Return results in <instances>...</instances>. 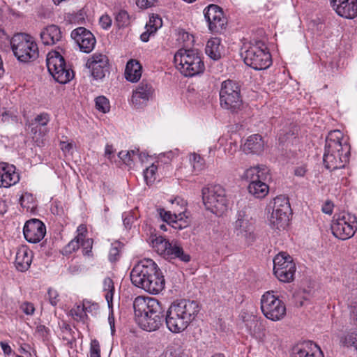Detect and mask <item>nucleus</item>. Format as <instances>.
Instances as JSON below:
<instances>
[{
    "label": "nucleus",
    "instance_id": "1",
    "mask_svg": "<svg viewBox=\"0 0 357 357\" xmlns=\"http://www.w3.org/2000/svg\"><path fill=\"white\" fill-rule=\"evenodd\" d=\"M130 280L135 286L151 294L160 293L165 287L162 272L151 259H144L133 267Z\"/></svg>",
    "mask_w": 357,
    "mask_h": 357
},
{
    "label": "nucleus",
    "instance_id": "2",
    "mask_svg": "<svg viewBox=\"0 0 357 357\" xmlns=\"http://www.w3.org/2000/svg\"><path fill=\"white\" fill-rule=\"evenodd\" d=\"M133 307L136 321L143 330L155 331L162 325L164 310L157 299L138 296L134 301Z\"/></svg>",
    "mask_w": 357,
    "mask_h": 357
},
{
    "label": "nucleus",
    "instance_id": "3",
    "mask_svg": "<svg viewBox=\"0 0 357 357\" xmlns=\"http://www.w3.org/2000/svg\"><path fill=\"white\" fill-rule=\"evenodd\" d=\"M195 301L182 299L171 304L165 314L166 326L169 331L179 333L185 331L199 312Z\"/></svg>",
    "mask_w": 357,
    "mask_h": 357
},
{
    "label": "nucleus",
    "instance_id": "4",
    "mask_svg": "<svg viewBox=\"0 0 357 357\" xmlns=\"http://www.w3.org/2000/svg\"><path fill=\"white\" fill-rule=\"evenodd\" d=\"M350 155V146L344 141L343 133L339 130L331 131L326 139L323 156L324 164L331 171L344 167Z\"/></svg>",
    "mask_w": 357,
    "mask_h": 357
},
{
    "label": "nucleus",
    "instance_id": "5",
    "mask_svg": "<svg viewBox=\"0 0 357 357\" xmlns=\"http://www.w3.org/2000/svg\"><path fill=\"white\" fill-rule=\"evenodd\" d=\"M10 45L15 56L22 63L35 61L38 57L37 44L29 34L23 33L15 34L10 38Z\"/></svg>",
    "mask_w": 357,
    "mask_h": 357
},
{
    "label": "nucleus",
    "instance_id": "6",
    "mask_svg": "<svg viewBox=\"0 0 357 357\" xmlns=\"http://www.w3.org/2000/svg\"><path fill=\"white\" fill-rule=\"evenodd\" d=\"M202 199L206 208L220 216L228 208L225 190L219 185L202 189Z\"/></svg>",
    "mask_w": 357,
    "mask_h": 357
},
{
    "label": "nucleus",
    "instance_id": "7",
    "mask_svg": "<svg viewBox=\"0 0 357 357\" xmlns=\"http://www.w3.org/2000/svg\"><path fill=\"white\" fill-rule=\"evenodd\" d=\"M220 101L222 108L232 112H237L242 105L238 84L231 79L222 82L220 91Z\"/></svg>",
    "mask_w": 357,
    "mask_h": 357
},
{
    "label": "nucleus",
    "instance_id": "8",
    "mask_svg": "<svg viewBox=\"0 0 357 357\" xmlns=\"http://www.w3.org/2000/svg\"><path fill=\"white\" fill-rule=\"evenodd\" d=\"M261 310L266 318L273 321H280L286 315L284 303L273 294V291H266L262 295Z\"/></svg>",
    "mask_w": 357,
    "mask_h": 357
},
{
    "label": "nucleus",
    "instance_id": "9",
    "mask_svg": "<svg viewBox=\"0 0 357 357\" xmlns=\"http://www.w3.org/2000/svg\"><path fill=\"white\" fill-rule=\"evenodd\" d=\"M356 229L357 220L354 215L342 213L334 216L331 230L336 238L347 240L354 235Z\"/></svg>",
    "mask_w": 357,
    "mask_h": 357
},
{
    "label": "nucleus",
    "instance_id": "10",
    "mask_svg": "<svg viewBox=\"0 0 357 357\" xmlns=\"http://www.w3.org/2000/svg\"><path fill=\"white\" fill-rule=\"evenodd\" d=\"M153 249L160 255L167 259L178 258L183 262H188L190 256L185 253L182 247L176 243H172L162 236H158L151 241Z\"/></svg>",
    "mask_w": 357,
    "mask_h": 357
},
{
    "label": "nucleus",
    "instance_id": "11",
    "mask_svg": "<svg viewBox=\"0 0 357 357\" xmlns=\"http://www.w3.org/2000/svg\"><path fill=\"white\" fill-rule=\"evenodd\" d=\"M273 271L281 282L292 281L296 272V265L291 257L284 252L277 255L273 259Z\"/></svg>",
    "mask_w": 357,
    "mask_h": 357
},
{
    "label": "nucleus",
    "instance_id": "12",
    "mask_svg": "<svg viewBox=\"0 0 357 357\" xmlns=\"http://www.w3.org/2000/svg\"><path fill=\"white\" fill-rule=\"evenodd\" d=\"M233 232L238 241L250 245L256 238L255 227L248 215L242 212L237 215V219L233 223Z\"/></svg>",
    "mask_w": 357,
    "mask_h": 357
},
{
    "label": "nucleus",
    "instance_id": "13",
    "mask_svg": "<svg viewBox=\"0 0 357 357\" xmlns=\"http://www.w3.org/2000/svg\"><path fill=\"white\" fill-rule=\"evenodd\" d=\"M204 17L212 32L218 33L225 28L227 20L222 9L217 5L211 4L204 9Z\"/></svg>",
    "mask_w": 357,
    "mask_h": 357
},
{
    "label": "nucleus",
    "instance_id": "14",
    "mask_svg": "<svg viewBox=\"0 0 357 357\" xmlns=\"http://www.w3.org/2000/svg\"><path fill=\"white\" fill-rule=\"evenodd\" d=\"M23 234L25 239L31 243L40 242L46 234V227L38 219H31L26 222Z\"/></svg>",
    "mask_w": 357,
    "mask_h": 357
},
{
    "label": "nucleus",
    "instance_id": "15",
    "mask_svg": "<svg viewBox=\"0 0 357 357\" xmlns=\"http://www.w3.org/2000/svg\"><path fill=\"white\" fill-rule=\"evenodd\" d=\"M71 38L75 41L81 51L85 53L91 52L96 40L93 33L84 27H78L71 33Z\"/></svg>",
    "mask_w": 357,
    "mask_h": 357
},
{
    "label": "nucleus",
    "instance_id": "16",
    "mask_svg": "<svg viewBox=\"0 0 357 357\" xmlns=\"http://www.w3.org/2000/svg\"><path fill=\"white\" fill-rule=\"evenodd\" d=\"M174 62L175 65H179L184 67L187 65L188 67H203L204 62L199 54L194 50H186L181 48L178 50L174 56Z\"/></svg>",
    "mask_w": 357,
    "mask_h": 357
},
{
    "label": "nucleus",
    "instance_id": "17",
    "mask_svg": "<svg viewBox=\"0 0 357 357\" xmlns=\"http://www.w3.org/2000/svg\"><path fill=\"white\" fill-rule=\"evenodd\" d=\"M154 89L149 83H140L135 90L132 91L131 103L135 108H142L146 106L152 98Z\"/></svg>",
    "mask_w": 357,
    "mask_h": 357
},
{
    "label": "nucleus",
    "instance_id": "18",
    "mask_svg": "<svg viewBox=\"0 0 357 357\" xmlns=\"http://www.w3.org/2000/svg\"><path fill=\"white\" fill-rule=\"evenodd\" d=\"M157 211L162 221L172 224V227L175 229H183L189 225L188 220L183 217V211H178V213L176 211L172 213L170 211L160 208H158Z\"/></svg>",
    "mask_w": 357,
    "mask_h": 357
},
{
    "label": "nucleus",
    "instance_id": "19",
    "mask_svg": "<svg viewBox=\"0 0 357 357\" xmlns=\"http://www.w3.org/2000/svg\"><path fill=\"white\" fill-rule=\"evenodd\" d=\"M291 357H324L320 347L308 341L302 342L293 348Z\"/></svg>",
    "mask_w": 357,
    "mask_h": 357
},
{
    "label": "nucleus",
    "instance_id": "20",
    "mask_svg": "<svg viewBox=\"0 0 357 357\" xmlns=\"http://www.w3.org/2000/svg\"><path fill=\"white\" fill-rule=\"evenodd\" d=\"M20 181L18 173L13 165L6 163L0 164V187L8 188Z\"/></svg>",
    "mask_w": 357,
    "mask_h": 357
},
{
    "label": "nucleus",
    "instance_id": "21",
    "mask_svg": "<svg viewBox=\"0 0 357 357\" xmlns=\"http://www.w3.org/2000/svg\"><path fill=\"white\" fill-rule=\"evenodd\" d=\"M33 253L27 246H20L16 252L15 264L16 268L22 272L27 271L32 262Z\"/></svg>",
    "mask_w": 357,
    "mask_h": 357
},
{
    "label": "nucleus",
    "instance_id": "22",
    "mask_svg": "<svg viewBox=\"0 0 357 357\" xmlns=\"http://www.w3.org/2000/svg\"><path fill=\"white\" fill-rule=\"evenodd\" d=\"M40 36L45 45H54L61 40L62 33L58 26L51 24L41 31Z\"/></svg>",
    "mask_w": 357,
    "mask_h": 357
},
{
    "label": "nucleus",
    "instance_id": "23",
    "mask_svg": "<svg viewBox=\"0 0 357 357\" xmlns=\"http://www.w3.org/2000/svg\"><path fill=\"white\" fill-rule=\"evenodd\" d=\"M264 150V142L261 135L255 134L249 136L243 145L245 153L260 154Z\"/></svg>",
    "mask_w": 357,
    "mask_h": 357
},
{
    "label": "nucleus",
    "instance_id": "24",
    "mask_svg": "<svg viewBox=\"0 0 357 357\" xmlns=\"http://www.w3.org/2000/svg\"><path fill=\"white\" fill-rule=\"evenodd\" d=\"M268 172V169L265 165H257L247 169L242 177L251 183L260 179H267Z\"/></svg>",
    "mask_w": 357,
    "mask_h": 357
},
{
    "label": "nucleus",
    "instance_id": "25",
    "mask_svg": "<svg viewBox=\"0 0 357 357\" xmlns=\"http://www.w3.org/2000/svg\"><path fill=\"white\" fill-rule=\"evenodd\" d=\"M342 17L353 19L357 15V0H349L333 8Z\"/></svg>",
    "mask_w": 357,
    "mask_h": 357
},
{
    "label": "nucleus",
    "instance_id": "26",
    "mask_svg": "<svg viewBox=\"0 0 357 357\" xmlns=\"http://www.w3.org/2000/svg\"><path fill=\"white\" fill-rule=\"evenodd\" d=\"M289 213L272 212L269 218V225L273 230H284L289 222Z\"/></svg>",
    "mask_w": 357,
    "mask_h": 357
},
{
    "label": "nucleus",
    "instance_id": "27",
    "mask_svg": "<svg viewBox=\"0 0 357 357\" xmlns=\"http://www.w3.org/2000/svg\"><path fill=\"white\" fill-rule=\"evenodd\" d=\"M50 121V116L47 113L43 112L38 114L32 121L31 125L33 126V127L31 128V131L35 133L38 131L40 135H46L49 131L46 126Z\"/></svg>",
    "mask_w": 357,
    "mask_h": 357
},
{
    "label": "nucleus",
    "instance_id": "28",
    "mask_svg": "<svg viewBox=\"0 0 357 357\" xmlns=\"http://www.w3.org/2000/svg\"><path fill=\"white\" fill-rule=\"evenodd\" d=\"M47 71L60 84H66L74 77L73 68H47Z\"/></svg>",
    "mask_w": 357,
    "mask_h": 357
},
{
    "label": "nucleus",
    "instance_id": "29",
    "mask_svg": "<svg viewBox=\"0 0 357 357\" xmlns=\"http://www.w3.org/2000/svg\"><path fill=\"white\" fill-rule=\"evenodd\" d=\"M266 179H260L249 183L248 191L256 198H264L268 192V186L265 183Z\"/></svg>",
    "mask_w": 357,
    "mask_h": 357
},
{
    "label": "nucleus",
    "instance_id": "30",
    "mask_svg": "<svg viewBox=\"0 0 357 357\" xmlns=\"http://www.w3.org/2000/svg\"><path fill=\"white\" fill-rule=\"evenodd\" d=\"M270 206L273 208L272 212L284 213L289 214L291 211L289 199L287 197L283 195L277 196L275 198H274L273 200L270 203Z\"/></svg>",
    "mask_w": 357,
    "mask_h": 357
},
{
    "label": "nucleus",
    "instance_id": "31",
    "mask_svg": "<svg viewBox=\"0 0 357 357\" xmlns=\"http://www.w3.org/2000/svg\"><path fill=\"white\" fill-rule=\"evenodd\" d=\"M111 64L107 55L102 53H94L86 63V67H107Z\"/></svg>",
    "mask_w": 357,
    "mask_h": 357
},
{
    "label": "nucleus",
    "instance_id": "32",
    "mask_svg": "<svg viewBox=\"0 0 357 357\" xmlns=\"http://www.w3.org/2000/svg\"><path fill=\"white\" fill-rule=\"evenodd\" d=\"M339 344L344 347H354L357 351V331L347 332L337 336Z\"/></svg>",
    "mask_w": 357,
    "mask_h": 357
},
{
    "label": "nucleus",
    "instance_id": "33",
    "mask_svg": "<svg viewBox=\"0 0 357 357\" xmlns=\"http://www.w3.org/2000/svg\"><path fill=\"white\" fill-rule=\"evenodd\" d=\"M253 59L254 63H251L250 65L254 64L257 67H271L272 65L271 54L261 50H258L255 52V56Z\"/></svg>",
    "mask_w": 357,
    "mask_h": 357
},
{
    "label": "nucleus",
    "instance_id": "34",
    "mask_svg": "<svg viewBox=\"0 0 357 357\" xmlns=\"http://www.w3.org/2000/svg\"><path fill=\"white\" fill-rule=\"evenodd\" d=\"M206 54L213 60H218L221 56L220 50V40L218 38H213L207 42L206 48Z\"/></svg>",
    "mask_w": 357,
    "mask_h": 357
},
{
    "label": "nucleus",
    "instance_id": "35",
    "mask_svg": "<svg viewBox=\"0 0 357 357\" xmlns=\"http://www.w3.org/2000/svg\"><path fill=\"white\" fill-rule=\"evenodd\" d=\"M47 67H66L64 57L56 50L50 52L46 59Z\"/></svg>",
    "mask_w": 357,
    "mask_h": 357
},
{
    "label": "nucleus",
    "instance_id": "36",
    "mask_svg": "<svg viewBox=\"0 0 357 357\" xmlns=\"http://www.w3.org/2000/svg\"><path fill=\"white\" fill-rule=\"evenodd\" d=\"M103 291L105 292V297L107 302L108 307H112L113 295L114 292V285L110 278H106L103 280Z\"/></svg>",
    "mask_w": 357,
    "mask_h": 357
},
{
    "label": "nucleus",
    "instance_id": "37",
    "mask_svg": "<svg viewBox=\"0 0 357 357\" xmlns=\"http://www.w3.org/2000/svg\"><path fill=\"white\" fill-rule=\"evenodd\" d=\"M139 152V149H133L130 151H121L119 153L118 156L123 162L130 168L134 167L136 162V154Z\"/></svg>",
    "mask_w": 357,
    "mask_h": 357
},
{
    "label": "nucleus",
    "instance_id": "38",
    "mask_svg": "<svg viewBox=\"0 0 357 357\" xmlns=\"http://www.w3.org/2000/svg\"><path fill=\"white\" fill-rule=\"evenodd\" d=\"M189 162L195 174L200 172L205 167L204 159L202 158L200 155L195 153H192L189 155Z\"/></svg>",
    "mask_w": 357,
    "mask_h": 357
},
{
    "label": "nucleus",
    "instance_id": "39",
    "mask_svg": "<svg viewBox=\"0 0 357 357\" xmlns=\"http://www.w3.org/2000/svg\"><path fill=\"white\" fill-rule=\"evenodd\" d=\"M160 357H184L182 348L177 344L169 345Z\"/></svg>",
    "mask_w": 357,
    "mask_h": 357
},
{
    "label": "nucleus",
    "instance_id": "40",
    "mask_svg": "<svg viewBox=\"0 0 357 357\" xmlns=\"http://www.w3.org/2000/svg\"><path fill=\"white\" fill-rule=\"evenodd\" d=\"M158 167L152 163L144 170V178L147 185L152 184L156 179Z\"/></svg>",
    "mask_w": 357,
    "mask_h": 357
},
{
    "label": "nucleus",
    "instance_id": "41",
    "mask_svg": "<svg viewBox=\"0 0 357 357\" xmlns=\"http://www.w3.org/2000/svg\"><path fill=\"white\" fill-rule=\"evenodd\" d=\"M142 68H125L124 76L127 81L135 83L139 80Z\"/></svg>",
    "mask_w": 357,
    "mask_h": 357
},
{
    "label": "nucleus",
    "instance_id": "42",
    "mask_svg": "<svg viewBox=\"0 0 357 357\" xmlns=\"http://www.w3.org/2000/svg\"><path fill=\"white\" fill-rule=\"evenodd\" d=\"M95 105L96 109L104 114L109 112L110 110L109 101L104 96H100L95 99Z\"/></svg>",
    "mask_w": 357,
    "mask_h": 357
},
{
    "label": "nucleus",
    "instance_id": "43",
    "mask_svg": "<svg viewBox=\"0 0 357 357\" xmlns=\"http://www.w3.org/2000/svg\"><path fill=\"white\" fill-rule=\"evenodd\" d=\"M70 314L73 318L77 321L84 322L87 317L86 312L84 310L82 305H77L70 310Z\"/></svg>",
    "mask_w": 357,
    "mask_h": 357
},
{
    "label": "nucleus",
    "instance_id": "44",
    "mask_svg": "<svg viewBox=\"0 0 357 357\" xmlns=\"http://www.w3.org/2000/svg\"><path fill=\"white\" fill-rule=\"evenodd\" d=\"M192 38V35L189 34L185 31L181 29L178 31L176 40L180 44H183L184 47H189L193 42Z\"/></svg>",
    "mask_w": 357,
    "mask_h": 357
},
{
    "label": "nucleus",
    "instance_id": "45",
    "mask_svg": "<svg viewBox=\"0 0 357 357\" xmlns=\"http://www.w3.org/2000/svg\"><path fill=\"white\" fill-rule=\"evenodd\" d=\"M174 211L178 213V211H183V217L188 220V216L185 215L186 211V202L184 199L181 197H176L174 200L171 201Z\"/></svg>",
    "mask_w": 357,
    "mask_h": 357
},
{
    "label": "nucleus",
    "instance_id": "46",
    "mask_svg": "<svg viewBox=\"0 0 357 357\" xmlns=\"http://www.w3.org/2000/svg\"><path fill=\"white\" fill-rule=\"evenodd\" d=\"M130 22V16L126 10H121L117 13L116 22L119 28L127 26Z\"/></svg>",
    "mask_w": 357,
    "mask_h": 357
},
{
    "label": "nucleus",
    "instance_id": "47",
    "mask_svg": "<svg viewBox=\"0 0 357 357\" xmlns=\"http://www.w3.org/2000/svg\"><path fill=\"white\" fill-rule=\"evenodd\" d=\"M162 19L156 15L152 16L148 24H146V28H149L151 29V33H155L158 29L162 26Z\"/></svg>",
    "mask_w": 357,
    "mask_h": 357
},
{
    "label": "nucleus",
    "instance_id": "48",
    "mask_svg": "<svg viewBox=\"0 0 357 357\" xmlns=\"http://www.w3.org/2000/svg\"><path fill=\"white\" fill-rule=\"evenodd\" d=\"M1 121L3 123H13L18 121L17 112L13 110H4L1 113Z\"/></svg>",
    "mask_w": 357,
    "mask_h": 357
},
{
    "label": "nucleus",
    "instance_id": "49",
    "mask_svg": "<svg viewBox=\"0 0 357 357\" xmlns=\"http://www.w3.org/2000/svg\"><path fill=\"white\" fill-rule=\"evenodd\" d=\"M120 243L116 242L112 244L109 252V259L111 261H115L118 259L120 252Z\"/></svg>",
    "mask_w": 357,
    "mask_h": 357
},
{
    "label": "nucleus",
    "instance_id": "50",
    "mask_svg": "<svg viewBox=\"0 0 357 357\" xmlns=\"http://www.w3.org/2000/svg\"><path fill=\"white\" fill-rule=\"evenodd\" d=\"M33 202V197L32 195L29 193L23 194L20 198V203L23 208H26L27 209L30 208H33V206H31V204Z\"/></svg>",
    "mask_w": 357,
    "mask_h": 357
},
{
    "label": "nucleus",
    "instance_id": "51",
    "mask_svg": "<svg viewBox=\"0 0 357 357\" xmlns=\"http://www.w3.org/2000/svg\"><path fill=\"white\" fill-rule=\"evenodd\" d=\"M179 72L184 77H193L204 73V68H178Z\"/></svg>",
    "mask_w": 357,
    "mask_h": 357
},
{
    "label": "nucleus",
    "instance_id": "52",
    "mask_svg": "<svg viewBox=\"0 0 357 357\" xmlns=\"http://www.w3.org/2000/svg\"><path fill=\"white\" fill-rule=\"evenodd\" d=\"M245 325L250 333H255L259 321L256 317L251 315L249 317V319L245 321Z\"/></svg>",
    "mask_w": 357,
    "mask_h": 357
},
{
    "label": "nucleus",
    "instance_id": "53",
    "mask_svg": "<svg viewBox=\"0 0 357 357\" xmlns=\"http://www.w3.org/2000/svg\"><path fill=\"white\" fill-rule=\"evenodd\" d=\"M255 56V51L252 49L247 50L243 56V61L245 64L248 67H257L254 64L250 65L251 63H254V56Z\"/></svg>",
    "mask_w": 357,
    "mask_h": 357
},
{
    "label": "nucleus",
    "instance_id": "54",
    "mask_svg": "<svg viewBox=\"0 0 357 357\" xmlns=\"http://www.w3.org/2000/svg\"><path fill=\"white\" fill-rule=\"evenodd\" d=\"M82 240H80L78 238H75L73 240H72L65 248V251L66 252H72L75 250H77L80 245Z\"/></svg>",
    "mask_w": 357,
    "mask_h": 357
},
{
    "label": "nucleus",
    "instance_id": "55",
    "mask_svg": "<svg viewBox=\"0 0 357 357\" xmlns=\"http://www.w3.org/2000/svg\"><path fill=\"white\" fill-rule=\"evenodd\" d=\"M350 320L351 322L357 326V301L352 302L350 305Z\"/></svg>",
    "mask_w": 357,
    "mask_h": 357
},
{
    "label": "nucleus",
    "instance_id": "56",
    "mask_svg": "<svg viewBox=\"0 0 357 357\" xmlns=\"http://www.w3.org/2000/svg\"><path fill=\"white\" fill-rule=\"evenodd\" d=\"M47 298L50 304L53 306L56 305L59 302V294L55 289L52 288L48 289Z\"/></svg>",
    "mask_w": 357,
    "mask_h": 357
},
{
    "label": "nucleus",
    "instance_id": "57",
    "mask_svg": "<svg viewBox=\"0 0 357 357\" xmlns=\"http://www.w3.org/2000/svg\"><path fill=\"white\" fill-rule=\"evenodd\" d=\"M90 357H100V349L97 340H93L91 342Z\"/></svg>",
    "mask_w": 357,
    "mask_h": 357
},
{
    "label": "nucleus",
    "instance_id": "58",
    "mask_svg": "<svg viewBox=\"0 0 357 357\" xmlns=\"http://www.w3.org/2000/svg\"><path fill=\"white\" fill-rule=\"evenodd\" d=\"M20 309L26 315H32L34 313L35 307L31 303L25 302L20 306Z\"/></svg>",
    "mask_w": 357,
    "mask_h": 357
},
{
    "label": "nucleus",
    "instance_id": "59",
    "mask_svg": "<svg viewBox=\"0 0 357 357\" xmlns=\"http://www.w3.org/2000/svg\"><path fill=\"white\" fill-rule=\"evenodd\" d=\"M80 245L84 248V255H89L91 252L92 248V240L83 238V241H81Z\"/></svg>",
    "mask_w": 357,
    "mask_h": 357
},
{
    "label": "nucleus",
    "instance_id": "60",
    "mask_svg": "<svg viewBox=\"0 0 357 357\" xmlns=\"http://www.w3.org/2000/svg\"><path fill=\"white\" fill-rule=\"evenodd\" d=\"M99 22H100L101 27L103 28L104 29H108L112 25V20H111L110 17L108 16L107 15H102L100 18Z\"/></svg>",
    "mask_w": 357,
    "mask_h": 357
},
{
    "label": "nucleus",
    "instance_id": "61",
    "mask_svg": "<svg viewBox=\"0 0 357 357\" xmlns=\"http://www.w3.org/2000/svg\"><path fill=\"white\" fill-rule=\"evenodd\" d=\"M238 149L237 143L235 142H230L227 144L225 149V152L230 155H234Z\"/></svg>",
    "mask_w": 357,
    "mask_h": 357
},
{
    "label": "nucleus",
    "instance_id": "62",
    "mask_svg": "<svg viewBox=\"0 0 357 357\" xmlns=\"http://www.w3.org/2000/svg\"><path fill=\"white\" fill-rule=\"evenodd\" d=\"M155 0H137L136 4L140 8H148L154 5Z\"/></svg>",
    "mask_w": 357,
    "mask_h": 357
},
{
    "label": "nucleus",
    "instance_id": "63",
    "mask_svg": "<svg viewBox=\"0 0 357 357\" xmlns=\"http://www.w3.org/2000/svg\"><path fill=\"white\" fill-rule=\"evenodd\" d=\"M10 39L9 37L6 34L5 31L0 29V47H6L8 44L10 45Z\"/></svg>",
    "mask_w": 357,
    "mask_h": 357
},
{
    "label": "nucleus",
    "instance_id": "64",
    "mask_svg": "<svg viewBox=\"0 0 357 357\" xmlns=\"http://www.w3.org/2000/svg\"><path fill=\"white\" fill-rule=\"evenodd\" d=\"M84 310L87 312H92L93 310H97L98 305L94 303H91L89 301H84L82 303Z\"/></svg>",
    "mask_w": 357,
    "mask_h": 357
}]
</instances>
